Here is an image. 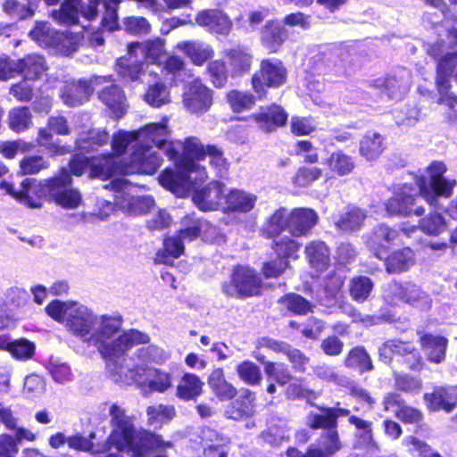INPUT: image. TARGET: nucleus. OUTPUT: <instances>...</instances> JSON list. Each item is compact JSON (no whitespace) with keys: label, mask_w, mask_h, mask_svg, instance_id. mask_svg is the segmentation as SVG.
I'll use <instances>...</instances> for the list:
<instances>
[{"label":"nucleus","mask_w":457,"mask_h":457,"mask_svg":"<svg viewBox=\"0 0 457 457\" xmlns=\"http://www.w3.org/2000/svg\"><path fill=\"white\" fill-rule=\"evenodd\" d=\"M46 313L63 324L66 330L87 346L95 347L106 361L112 379L120 384H136L145 394L164 393L172 387V375L148 366H124L117 359L137 345L150 342L147 334L137 329L121 331L123 320L117 314H98L76 301H52Z\"/></svg>","instance_id":"1"},{"label":"nucleus","mask_w":457,"mask_h":457,"mask_svg":"<svg viewBox=\"0 0 457 457\" xmlns=\"http://www.w3.org/2000/svg\"><path fill=\"white\" fill-rule=\"evenodd\" d=\"M169 120L153 122L134 131L120 130L113 139V148L122 152L129 145L132 150V162L137 172L153 174L161 166L162 156L148 144L152 143L158 150H163L170 160L174 162L177 170H164L160 177V184L174 195L183 197L198 183L207 179L205 168L195 161L206 157L207 145L196 137H188L184 142L169 141L171 130Z\"/></svg>","instance_id":"2"},{"label":"nucleus","mask_w":457,"mask_h":457,"mask_svg":"<svg viewBox=\"0 0 457 457\" xmlns=\"http://www.w3.org/2000/svg\"><path fill=\"white\" fill-rule=\"evenodd\" d=\"M446 170L444 162H432L426 169L428 178L416 176L413 185L404 183L397 188L395 195L385 204L386 212L389 215L408 216L413 213L421 216L425 212L423 207L413 209L419 195L431 205L435 204L438 196L450 197L456 180L445 178L444 174Z\"/></svg>","instance_id":"3"},{"label":"nucleus","mask_w":457,"mask_h":457,"mask_svg":"<svg viewBox=\"0 0 457 457\" xmlns=\"http://www.w3.org/2000/svg\"><path fill=\"white\" fill-rule=\"evenodd\" d=\"M116 133L113 137H115ZM114 137H112V144ZM109 141L108 133L105 130L92 129L87 134H81L77 139L79 150L83 154H76L70 162L71 171L75 176L82 175L86 170L90 171L91 177H111L115 172L129 173L137 172L132 162L131 145H129L122 152H116L114 154H101L98 156L90 154L97 152L99 147L106 145ZM112 147L113 145H112Z\"/></svg>","instance_id":"4"},{"label":"nucleus","mask_w":457,"mask_h":457,"mask_svg":"<svg viewBox=\"0 0 457 457\" xmlns=\"http://www.w3.org/2000/svg\"><path fill=\"white\" fill-rule=\"evenodd\" d=\"M112 433L108 444L120 452H127L129 457H167L166 449L172 446L158 435L147 430H135L133 420L124 409L116 403L109 408Z\"/></svg>","instance_id":"5"},{"label":"nucleus","mask_w":457,"mask_h":457,"mask_svg":"<svg viewBox=\"0 0 457 457\" xmlns=\"http://www.w3.org/2000/svg\"><path fill=\"white\" fill-rule=\"evenodd\" d=\"M447 30L446 40L430 46L428 54L439 58L437 65L436 86L440 94L439 103L446 104L452 108L457 105V96L448 93L450 87L449 78L453 75L457 79V18L452 22L445 19L440 26Z\"/></svg>","instance_id":"6"},{"label":"nucleus","mask_w":457,"mask_h":457,"mask_svg":"<svg viewBox=\"0 0 457 457\" xmlns=\"http://www.w3.org/2000/svg\"><path fill=\"white\" fill-rule=\"evenodd\" d=\"M40 192L47 193L51 200L64 209H76L82 203L81 193L71 187V178L64 168L58 175L44 179Z\"/></svg>","instance_id":"7"},{"label":"nucleus","mask_w":457,"mask_h":457,"mask_svg":"<svg viewBox=\"0 0 457 457\" xmlns=\"http://www.w3.org/2000/svg\"><path fill=\"white\" fill-rule=\"evenodd\" d=\"M105 187H110L115 192L116 204L130 215L146 213L154 205V200L152 196H133L131 195L133 187L125 178L114 179Z\"/></svg>","instance_id":"8"},{"label":"nucleus","mask_w":457,"mask_h":457,"mask_svg":"<svg viewBox=\"0 0 457 457\" xmlns=\"http://www.w3.org/2000/svg\"><path fill=\"white\" fill-rule=\"evenodd\" d=\"M287 71L278 59H265L252 77V87L259 98L267 94L268 87H279L287 81Z\"/></svg>","instance_id":"9"},{"label":"nucleus","mask_w":457,"mask_h":457,"mask_svg":"<svg viewBox=\"0 0 457 457\" xmlns=\"http://www.w3.org/2000/svg\"><path fill=\"white\" fill-rule=\"evenodd\" d=\"M262 285L261 278L253 269L238 266L233 270L230 281L223 283L222 291L228 296L245 298L259 295Z\"/></svg>","instance_id":"10"},{"label":"nucleus","mask_w":457,"mask_h":457,"mask_svg":"<svg viewBox=\"0 0 457 457\" xmlns=\"http://www.w3.org/2000/svg\"><path fill=\"white\" fill-rule=\"evenodd\" d=\"M93 92L97 91L98 98L116 117H120L126 111V96L123 91L114 85L110 77H94L91 79Z\"/></svg>","instance_id":"11"},{"label":"nucleus","mask_w":457,"mask_h":457,"mask_svg":"<svg viewBox=\"0 0 457 457\" xmlns=\"http://www.w3.org/2000/svg\"><path fill=\"white\" fill-rule=\"evenodd\" d=\"M212 91L199 79L190 82L183 93V105L193 114L202 115L212 104Z\"/></svg>","instance_id":"12"},{"label":"nucleus","mask_w":457,"mask_h":457,"mask_svg":"<svg viewBox=\"0 0 457 457\" xmlns=\"http://www.w3.org/2000/svg\"><path fill=\"white\" fill-rule=\"evenodd\" d=\"M195 22L211 34L228 37L233 29L230 17L220 9H204L198 12Z\"/></svg>","instance_id":"13"},{"label":"nucleus","mask_w":457,"mask_h":457,"mask_svg":"<svg viewBox=\"0 0 457 457\" xmlns=\"http://www.w3.org/2000/svg\"><path fill=\"white\" fill-rule=\"evenodd\" d=\"M198 183L195 188L188 191L186 195L191 191H195L192 200L194 204L201 211H214L219 208L223 209L224 195H225V185L220 182H211L202 189H196Z\"/></svg>","instance_id":"14"},{"label":"nucleus","mask_w":457,"mask_h":457,"mask_svg":"<svg viewBox=\"0 0 457 457\" xmlns=\"http://www.w3.org/2000/svg\"><path fill=\"white\" fill-rule=\"evenodd\" d=\"M319 220L317 212L311 208H295L287 214V231L293 237L307 236Z\"/></svg>","instance_id":"15"},{"label":"nucleus","mask_w":457,"mask_h":457,"mask_svg":"<svg viewBox=\"0 0 457 457\" xmlns=\"http://www.w3.org/2000/svg\"><path fill=\"white\" fill-rule=\"evenodd\" d=\"M423 399L432 411L443 410L451 412L457 405V387L436 386L432 393L424 394Z\"/></svg>","instance_id":"16"},{"label":"nucleus","mask_w":457,"mask_h":457,"mask_svg":"<svg viewBox=\"0 0 457 457\" xmlns=\"http://www.w3.org/2000/svg\"><path fill=\"white\" fill-rule=\"evenodd\" d=\"M249 119L254 120L259 129L264 132H271L278 127L285 125L287 114L284 109L277 104L261 107L257 112L253 113Z\"/></svg>","instance_id":"17"},{"label":"nucleus","mask_w":457,"mask_h":457,"mask_svg":"<svg viewBox=\"0 0 457 457\" xmlns=\"http://www.w3.org/2000/svg\"><path fill=\"white\" fill-rule=\"evenodd\" d=\"M411 85V75L406 70H400L396 74L390 75L385 79L374 80L373 86L382 89L393 99L402 98L409 90Z\"/></svg>","instance_id":"18"},{"label":"nucleus","mask_w":457,"mask_h":457,"mask_svg":"<svg viewBox=\"0 0 457 457\" xmlns=\"http://www.w3.org/2000/svg\"><path fill=\"white\" fill-rule=\"evenodd\" d=\"M199 437L203 453L198 457H227L226 447L228 440L218 431L204 428Z\"/></svg>","instance_id":"19"},{"label":"nucleus","mask_w":457,"mask_h":457,"mask_svg":"<svg viewBox=\"0 0 457 457\" xmlns=\"http://www.w3.org/2000/svg\"><path fill=\"white\" fill-rule=\"evenodd\" d=\"M256 201L257 196L252 193L225 186L223 210L226 212H249Z\"/></svg>","instance_id":"20"},{"label":"nucleus","mask_w":457,"mask_h":457,"mask_svg":"<svg viewBox=\"0 0 457 457\" xmlns=\"http://www.w3.org/2000/svg\"><path fill=\"white\" fill-rule=\"evenodd\" d=\"M398 231L385 224L377 226L367 240L370 250L379 259H383L389 245L397 238Z\"/></svg>","instance_id":"21"},{"label":"nucleus","mask_w":457,"mask_h":457,"mask_svg":"<svg viewBox=\"0 0 457 457\" xmlns=\"http://www.w3.org/2000/svg\"><path fill=\"white\" fill-rule=\"evenodd\" d=\"M9 67L7 71L11 73V77L14 72L22 73L26 79H36L39 78L46 71V62L44 58L37 54H31L24 57L18 62L8 60Z\"/></svg>","instance_id":"22"},{"label":"nucleus","mask_w":457,"mask_h":457,"mask_svg":"<svg viewBox=\"0 0 457 457\" xmlns=\"http://www.w3.org/2000/svg\"><path fill=\"white\" fill-rule=\"evenodd\" d=\"M128 52L131 58H138L151 63L159 62L164 54V41L157 38L144 43L134 42L129 45Z\"/></svg>","instance_id":"23"},{"label":"nucleus","mask_w":457,"mask_h":457,"mask_svg":"<svg viewBox=\"0 0 457 457\" xmlns=\"http://www.w3.org/2000/svg\"><path fill=\"white\" fill-rule=\"evenodd\" d=\"M92 93L91 79L89 81H71L63 86L60 96L66 105L76 106L87 101Z\"/></svg>","instance_id":"24"},{"label":"nucleus","mask_w":457,"mask_h":457,"mask_svg":"<svg viewBox=\"0 0 457 457\" xmlns=\"http://www.w3.org/2000/svg\"><path fill=\"white\" fill-rule=\"evenodd\" d=\"M420 342L429 361L438 364L445 361L447 338L439 335L423 334L420 337Z\"/></svg>","instance_id":"25"},{"label":"nucleus","mask_w":457,"mask_h":457,"mask_svg":"<svg viewBox=\"0 0 457 457\" xmlns=\"http://www.w3.org/2000/svg\"><path fill=\"white\" fill-rule=\"evenodd\" d=\"M384 406L386 411L394 409L395 416L405 423H418L422 419V413L418 409L404 405L397 394H387L384 398Z\"/></svg>","instance_id":"26"},{"label":"nucleus","mask_w":457,"mask_h":457,"mask_svg":"<svg viewBox=\"0 0 457 457\" xmlns=\"http://www.w3.org/2000/svg\"><path fill=\"white\" fill-rule=\"evenodd\" d=\"M287 38V30L278 21H268L261 33L262 46L270 53H277Z\"/></svg>","instance_id":"27"},{"label":"nucleus","mask_w":457,"mask_h":457,"mask_svg":"<svg viewBox=\"0 0 457 457\" xmlns=\"http://www.w3.org/2000/svg\"><path fill=\"white\" fill-rule=\"evenodd\" d=\"M176 47L184 53L194 64L198 66H202L214 54V51L210 45L200 41H181L178 43Z\"/></svg>","instance_id":"28"},{"label":"nucleus","mask_w":457,"mask_h":457,"mask_svg":"<svg viewBox=\"0 0 457 457\" xmlns=\"http://www.w3.org/2000/svg\"><path fill=\"white\" fill-rule=\"evenodd\" d=\"M232 76H241L248 72L253 62L251 53L244 47L237 46L225 51Z\"/></svg>","instance_id":"29"},{"label":"nucleus","mask_w":457,"mask_h":457,"mask_svg":"<svg viewBox=\"0 0 457 457\" xmlns=\"http://www.w3.org/2000/svg\"><path fill=\"white\" fill-rule=\"evenodd\" d=\"M415 263V253L410 247H403L391 253L386 259V270L388 273H402Z\"/></svg>","instance_id":"30"},{"label":"nucleus","mask_w":457,"mask_h":457,"mask_svg":"<svg viewBox=\"0 0 457 457\" xmlns=\"http://www.w3.org/2000/svg\"><path fill=\"white\" fill-rule=\"evenodd\" d=\"M254 395L248 389L241 392L239 399L232 402L226 410V416L232 420H242L252 416L253 411Z\"/></svg>","instance_id":"31"},{"label":"nucleus","mask_w":457,"mask_h":457,"mask_svg":"<svg viewBox=\"0 0 457 457\" xmlns=\"http://www.w3.org/2000/svg\"><path fill=\"white\" fill-rule=\"evenodd\" d=\"M324 164L332 175L338 177L349 175L355 168L353 158L341 150L333 152Z\"/></svg>","instance_id":"32"},{"label":"nucleus","mask_w":457,"mask_h":457,"mask_svg":"<svg viewBox=\"0 0 457 457\" xmlns=\"http://www.w3.org/2000/svg\"><path fill=\"white\" fill-rule=\"evenodd\" d=\"M305 253L312 266L318 272L325 270L330 262V252L322 241H313L306 245Z\"/></svg>","instance_id":"33"},{"label":"nucleus","mask_w":457,"mask_h":457,"mask_svg":"<svg viewBox=\"0 0 457 457\" xmlns=\"http://www.w3.org/2000/svg\"><path fill=\"white\" fill-rule=\"evenodd\" d=\"M44 180L38 184L35 179H26L21 184V190L18 191L17 199L24 204L31 208H38L41 206L42 196H46L48 194H41L40 188Z\"/></svg>","instance_id":"34"},{"label":"nucleus","mask_w":457,"mask_h":457,"mask_svg":"<svg viewBox=\"0 0 457 457\" xmlns=\"http://www.w3.org/2000/svg\"><path fill=\"white\" fill-rule=\"evenodd\" d=\"M203 386L204 383L196 375L185 373L177 386L176 395L182 400H193L202 394Z\"/></svg>","instance_id":"35"},{"label":"nucleus","mask_w":457,"mask_h":457,"mask_svg":"<svg viewBox=\"0 0 457 457\" xmlns=\"http://www.w3.org/2000/svg\"><path fill=\"white\" fill-rule=\"evenodd\" d=\"M208 384L220 400H229L237 395L236 387L225 379L223 370L220 368L212 370L208 378Z\"/></svg>","instance_id":"36"},{"label":"nucleus","mask_w":457,"mask_h":457,"mask_svg":"<svg viewBox=\"0 0 457 457\" xmlns=\"http://www.w3.org/2000/svg\"><path fill=\"white\" fill-rule=\"evenodd\" d=\"M383 150V137L377 132L367 133L360 142V154L368 161L378 158Z\"/></svg>","instance_id":"37"},{"label":"nucleus","mask_w":457,"mask_h":457,"mask_svg":"<svg viewBox=\"0 0 457 457\" xmlns=\"http://www.w3.org/2000/svg\"><path fill=\"white\" fill-rule=\"evenodd\" d=\"M138 363L136 365L147 366V363L162 364L170 358V354L162 348L150 345L138 348L135 353Z\"/></svg>","instance_id":"38"},{"label":"nucleus","mask_w":457,"mask_h":457,"mask_svg":"<svg viewBox=\"0 0 457 457\" xmlns=\"http://www.w3.org/2000/svg\"><path fill=\"white\" fill-rule=\"evenodd\" d=\"M58 31L52 29L47 22L37 21L30 30L29 37L38 46L53 49Z\"/></svg>","instance_id":"39"},{"label":"nucleus","mask_w":457,"mask_h":457,"mask_svg":"<svg viewBox=\"0 0 457 457\" xmlns=\"http://www.w3.org/2000/svg\"><path fill=\"white\" fill-rule=\"evenodd\" d=\"M82 37L79 32L65 30L59 32L53 50L63 55H69L75 52L81 41Z\"/></svg>","instance_id":"40"},{"label":"nucleus","mask_w":457,"mask_h":457,"mask_svg":"<svg viewBox=\"0 0 457 457\" xmlns=\"http://www.w3.org/2000/svg\"><path fill=\"white\" fill-rule=\"evenodd\" d=\"M373 286L371 279L366 276L353 277L349 285L350 295L354 301L363 303L370 296Z\"/></svg>","instance_id":"41"},{"label":"nucleus","mask_w":457,"mask_h":457,"mask_svg":"<svg viewBox=\"0 0 457 457\" xmlns=\"http://www.w3.org/2000/svg\"><path fill=\"white\" fill-rule=\"evenodd\" d=\"M227 102L234 112H242L251 110L255 104L253 95L238 90H232L227 94Z\"/></svg>","instance_id":"42"},{"label":"nucleus","mask_w":457,"mask_h":457,"mask_svg":"<svg viewBox=\"0 0 457 457\" xmlns=\"http://www.w3.org/2000/svg\"><path fill=\"white\" fill-rule=\"evenodd\" d=\"M366 214L359 208H352L336 220V226L344 231H353L361 227Z\"/></svg>","instance_id":"43"},{"label":"nucleus","mask_w":457,"mask_h":457,"mask_svg":"<svg viewBox=\"0 0 457 457\" xmlns=\"http://www.w3.org/2000/svg\"><path fill=\"white\" fill-rule=\"evenodd\" d=\"M144 98L145 101L153 107H160L170 102L169 89L161 82L150 85Z\"/></svg>","instance_id":"44"},{"label":"nucleus","mask_w":457,"mask_h":457,"mask_svg":"<svg viewBox=\"0 0 457 457\" xmlns=\"http://www.w3.org/2000/svg\"><path fill=\"white\" fill-rule=\"evenodd\" d=\"M345 364L349 368L357 369L361 372L370 370L373 368L370 355L362 347L352 349L345 361Z\"/></svg>","instance_id":"45"},{"label":"nucleus","mask_w":457,"mask_h":457,"mask_svg":"<svg viewBox=\"0 0 457 457\" xmlns=\"http://www.w3.org/2000/svg\"><path fill=\"white\" fill-rule=\"evenodd\" d=\"M419 226L425 234L437 236L446 229L447 223L442 214L435 212L420 220Z\"/></svg>","instance_id":"46"},{"label":"nucleus","mask_w":457,"mask_h":457,"mask_svg":"<svg viewBox=\"0 0 457 457\" xmlns=\"http://www.w3.org/2000/svg\"><path fill=\"white\" fill-rule=\"evenodd\" d=\"M280 303L290 312L297 315H305L312 312L314 305L303 296L289 294L282 297Z\"/></svg>","instance_id":"47"},{"label":"nucleus","mask_w":457,"mask_h":457,"mask_svg":"<svg viewBox=\"0 0 457 457\" xmlns=\"http://www.w3.org/2000/svg\"><path fill=\"white\" fill-rule=\"evenodd\" d=\"M139 62H141L138 58H131L129 55V58H120L117 62V72L131 81L138 80L141 77L142 71L139 66Z\"/></svg>","instance_id":"48"},{"label":"nucleus","mask_w":457,"mask_h":457,"mask_svg":"<svg viewBox=\"0 0 457 457\" xmlns=\"http://www.w3.org/2000/svg\"><path fill=\"white\" fill-rule=\"evenodd\" d=\"M31 118L27 107L13 108L9 112V127L15 132L24 131L30 126Z\"/></svg>","instance_id":"49"},{"label":"nucleus","mask_w":457,"mask_h":457,"mask_svg":"<svg viewBox=\"0 0 457 457\" xmlns=\"http://www.w3.org/2000/svg\"><path fill=\"white\" fill-rule=\"evenodd\" d=\"M287 214L285 208H279L268 219L265 225V232L270 237L279 235L283 230H287Z\"/></svg>","instance_id":"50"},{"label":"nucleus","mask_w":457,"mask_h":457,"mask_svg":"<svg viewBox=\"0 0 457 457\" xmlns=\"http://www.w3.org/2000/svg\"><path fill=\"white\" fill-rule=\"evenodd\" d=\"M237 372L240 379L250 386L259 385L262 381L261 370L253 361L241 362L237 367Z\"/></svg>","instance_id":"51"},{"label":"nucleus","mask_w":457,"mask_h":457,"mask_svg":"<svg viewBox=\"0 0 457 457\" xmlns=\"http://www.w3.org/2000/svg\"><path fill=\"white\" fill-rule=\"evenodd\" d=\"M406 297L404 303L411 304L420 309H428L430 307V298L418 286L406 283L405 284Z\"/></svg>","instance_id":"52"},{"label":"nucleus","mask_w":457,"mask_h":457,"mask_svg":"<svg viewBox=\"0 0 457 457\" xmlns=\"http://www.w3.org/2000/svg\"><path fill=\"white\" fill-rule=\"evenodd\" d=\"M264 371L268 377L274 379L280 386L289 383L293 378L288 367L284 363L267 361L265 362Z\"/></svg>","instance_id":"53"},{"label":"nucleus","mask_w":457,"mask_h":457,"mask_svg":"<svg viewBox=\"0 0 457 457\" xmlns=\"http://www.w3.org/2000/svg\"><path fill=\"white\" fill-rule=\"evenodd\" d=\"M300 246L301 245L296 240L285 236L274 242L273 249L279 258L286 260L290 257L297 258Z\"/></svg>","instance_id":"54"},{"label":"nucleus","mask_w":457,"mask_h":457,"mask_svg":"<svg viewBox=\"0 0 457 457\" xmlns=\"http://www.w3.org/2000/svg\"><path fill=\"white\" fill-rule=\"evenodd\" d=\"M9 353L20 361L30 359L35 353V345L24 338L14 340L11 343Z\"/></svg>","instance_id":"55"},{"label":"nucleus","mask_w":457,"mask_h":457,"mask_svg":"<svg viewBox=\"0 0 457 457\" xmlns=\"http://www.w3.org/2000/svg\"><path fill=\"white\" fill-rule=\"evenodd\" d=\"M146 414L151 424L162 423L174 417L175 409L173 406L159 404L148 407Z\"/></svg>","instance_id":"56"},{"label":"nucleus","mask_w":457,"mask_h":457,"mask_svg":"<svg viewBox=\"0 0 457 457\" xmlns=\"http://www.w3.org/2000/svg\"><path fill=\"white\" fill-rule=\"evenodd\" d=\"M48 167V162L38 155H29L20 162V170L23 175L36 174Z\"/></svg>","instance_id":"57"},{"label":"nucleus","mask_w":457,"mask_h":457,"mask_svg":"<svg viewBox=\"0 0 457 457\" xmlns=\"http://www.w3.org/2000/svg\"><path fill=\"white\" fill-rule=\"evenodd\" d=\"M321 170L318 167H301L293 178V183L298 187H306L320 179Z\"/></svg>","instance_id":"58"},{"label":"nucleus","mask_w":457,"mask_h":457,"mask_svg":"<svg viewBox=\"0 0 457 457\" xmlns=\"http://www.w3.org/2000/svg\"><path fill=\"white\" fill-rule=\"evenodd\" d=\"M308 423L312 428H324L328 430L336 429L337 422L329 413V408L323 409L322 414L311 413L308 417Z\"/></svg>","instance_id":"59"},{"label":"nucleus","mask_w":457,"mask_h":457,"mask_svg":"<svg viewBox=\"0 0 457 457\" xmlns=\"http://www.w3.org/2000/svg\"><path fill=\"white\" fill-rule=\"evenodd\" d=\"M403 444L409 447V452L413 455L417 454L419 457H441L428 445L413 436L405 438Z\"/></svg>","instance_id":"60"},{"label":"nucleus","mask_w":457,"mask_h":457,"mask_svg":"<svg viewBox=\"0 0 457 457\" xmlns=\"http://www.w3.org/2000/svg\"><path fill=\"white\" fill-rule=\"evenodd\" d=\"M183 226L184 228L178 233L183 242L192 241L201 235V220L186 217L183 220Z\"/></svg>","instance_id":"61"},{"label":"nucleus","mask_w":457,"mask_h":457,"mask_svg":"<svg viewBox=\"0 0 457 457\" xmlns=\"http://www.w3.org/2000/svg\"><path fill=\"white\" fill-rule=\"evenodd\" d=\"M208 74L212 83L217 87H223L227 81V71L225 63L220 60L211 62L208 65Z\"/></svg>","instance_id":"62"},{"label":"nucleus","mask_w":457,"mask_h":457,"mask_svg":"<svg viewBox=\"0 0 457 457\" xmlns=\"http://www.w3.org/2000/svg\"><path fill=\"white\" fill-rule=\"evenodd\" d=\"M405 284L402 285L395 281L390 282L384 289V298L392 304H397L403 302L406 297Z\"/></svg>","instance_id":"63"},{"label":"nucleus","mask_w":457,"mask_h":457,"mask_svg":"<svg viewBox=\"0 0 457 457\" xmlns=\"http://www.w3.org/2000/svg\"><path fill=\"white\" fill-rule=\"evenodd\" d=\"M47 370L54 380L58 383H65L71 378L70 367L67 364L62 363L56 360H51L48 362Z\"/></svg>","instance_id":"64"}]
</instances>
